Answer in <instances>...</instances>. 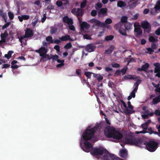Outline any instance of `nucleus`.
I'll return each mask as SVG.
<instances>
[{
  "mask_svg": "<svg viewBox=\"0 0 160 160\" xmlns=\"http://www.w3.org/2000/svg\"><path fill=\"white\" fill-rule=\"evenodd\" d=\"M103 123L100 122L91 128H89V127L86 129L83 132L82 137L84 141L89 140H91L94 136L95 133H99L101 129L103 126Z\"/></svg>",
  "mask_w": 160,
  "mask_h": 160,
  "instance_id": "f257e3e1",
  "label": "nucleus"
},
{
  "mask_svg": "<svg viewBox=\"0 0 160 160\" xmlns=\"http://www.w3.org/2000/svg\"><path fill=\"white\" fill-rule=\"evenodd\" d=\"M105 136L108 138H112L114 139L120 140L123 137L122 134L118 131L113 127L107 126L104 130Z\"/></svg>",
  "mask_w": 160,
  "mask_h": 160,
  "instance_id": "f03ea898",
  "label": "nucleus"
},
{
  "mask_svg": "<svg viewBox=\"0 0 160 160\" xmlns=\"http://www.w3.org/2000/svg\"><path fill=\"white\" fill-rule=\"evenodd\" d=\"M125 142L126 144L135 146L142 148L145 145L143 140L132 136L129 134L127 135L125 138Z\"/></svg>",
  "mask_w": 160,
  "mask_h": 160,
  "instance_id": "7ed1b4c3",
  "label": "nucleus"
},
{
  "mask_svg": "<svg viewBox=\"0 0 160 160\" xmlns=\"http://www.w3.org/2000/svg\"><path fill=\"white\" fill-rule=\"evenodd\" d=\"M104 153L105 154L103 156V160L106 159L104 157L105 156L107 157V160H110L113 156V154L110 153L107 149L102 147L99 148H93L91 152V153L94 156L102 155Z\"/></svg>",
  "mask_w": 160,
  "mask_h": 160,
  "instance_id": "20e7f679",
  "label": "nucleus"
},
{
  "mask_svg": "<svg viewBox=\"0 0 160 160\" xmlns=\"http://www.w3.org/2000/svg\"><path fill=\"white\" fill-rule=\"evenodd\" d=\"M145 145L142 147L145 146L146 149L150 152H154L158 147V143L153 141H150L147 143L145 142Z\"/></svg>",
  "mask_w": 160,
  "mask_h": 160,
  "instance_id": "39448f33",
  "label": "nucleus"
},
{
  "mask_svg": "<svg viewBox=\"0 0 160 160\" xmlns=\"http://www.w3.org/2000/svg\"><path fill=\"white\" fill-rule=\"evenodd\" d=\"M89 22L92 23L94 24L92 26L93 28L97 26L98 27L104 28L105 24L104 23L102 22L95 18H92L90 20Z\"/></svg>",
  "mask_w": 160,
  "mask_h": 160,
  "instance_id": "423d86ee",
  "label": "nucleus"
},
{
  "mask_svg": "<svg viewBox=\"0 0 160 160\" xmlns=\"http://www.w3.org/2000/svg\"><path fill=\"white\" fill-rule=\"evenodd\" d=\"M84 146L83 147L81 146L82 149L86 152H89L90 151L91 152L93 148H92L93 145L87 141H85L84 142Z\"/></svg>",
  "mask_w": 160,
  "mask_h": 160,
  "instance_id": "0eeeda50",
  "label": "nucleus"
},
{
  "mask_svg": "<svg viewBox=\"0 0 160 160\" xmlns=\"http://www.w3.org/2000/svg\"><path fill=\"white\" fill-rule=\"evenodd\" d=\"M142 28L144 29L145 32L149 33L150 32L151 29L150 24L147 21H142L141 22Z\"/></svg>",
  "mask_w": 160,
  "mask_h": 160,
  "instance_id": "6e6552de",
  "label": "nucleus"
},
{
  "mask_svg": "<svg viewBox=\"0 0 160 160\" xmlns=\"http://www.w3.org/2000/svg\"><path fill=\"white\" fill-rule=\"evenodd\" d=\"M160 10V0H158L154 7L150 10V13L152 15L157 14Z\"/></svg>",
  "mask_w": 160,
  "mask_h": 160,
  "instance_id": "1a4fd4ad",
  "label": "nucleus"
},
{
  "mask_svg": "<svg viewBox=\"0 0 160 160\" xmlns=\"http://www.w3.org/2000/svg\"><path fill=\"white\" fill-rule=\"evenodd\" d=\"M134 32L135 35L137 37H139L142 33V30L139 25L134 24Z\"/></svg>",
  "mask_w": 160,
  "mask_h": 160,
  "instance_id": "9d476101",
  "label": "nucleus"
},
{
  "mask_svg": "<svg viewBox=\"0 0 160 160\" xmlns=\"http://www.w3.org/2000/svg\"><path fill=\"white\" fill-rule=\"evenodd\" d=\"M71 12L77 17L82 16L83 15L82 10L80 8H74L72 10Z\"/></svg>",
  "mask_w": 160,
  "mask_h": 160,
  "instance_id": "9b49d317",
  "label": "nucleus"
},
{
  "mask_svg": "<svg viewBox=\"0 0 160 160\" xmlns=\"http://www.w3.org/2000/svg\"><path fill=\"white\" fill-rule=\"evenodd\" d=\"M24 31L25 34L24 35H23L24 37L31 38L33 36V32L31 28H28Z\"/></svg>",
  "mask_w": 160,
  "mask_h": 160,
  "instance_id": "f8f14e48",
  "label": "nucleus"
},
{
  "mask_svg": "<svg viewBox=\"0 0 160 160\" xmlns=\"http://www.w3.org/2000/svg\"><path fill=\"white\" fill-rule=\"evenodd\" d=\"M96 48V47L92 44H89L86 45L85 49L89 52H93Z\"/></svg>",
  "mask_w": 160,
  "mask_h": 160,
  "instance_id": "ddd939ff",
  "label": "nucleus"
},
{
  "mask_svg": "<svg viewBox=\"0 0 160 160\" xmlns=\"http://www.w3.org/2000/svg\"><path fill=\"white\" fill-rule=\"evenodd\" d=\"M46 39L47 42H49L51 43H54L57 44H59L61 42L59 40H52V38L51 36H48L46 38Z\"/></svg>",
  "mask_w": 160,
  "mask_h": 160,
  "instance_id": "4468645a",
  "label": "nucleus"
},
{
  "mask_svg": "<svg viewBox=\"0 0 160 160\" xmlns=\"http://www.w3.org/2000/svg\"><path fill=\"white\" fill-rule=\"evenodd\" d=\"M120 102L122 104L123 106L126 108L125 111V113L126 114H132L134 112V111H131V110L128 109V107L127 106L125 103L122 100H120Z\"/></svg>",
  "mask_w": 160,
  "mask_h": 160,
  "instance_id": "2eb2a0df",
  "label": "nucleus"
},
{
  "mask_svg": "<svg viewBox=\"0 0 160 160\" xmlns=\"http://www.w3.org/2000/svg\"><path fill=\"white\" fill-rule=\"evenodd\" d=\"M8 36V34L6 31H5L3 33H1L0 36L1 38V40L0 41V44L2 42L4 43L6 42V39Z\"/></svg>",
  "mask_w": 160,
  "mask_h": 160,
  "instance_id": "dca6fc26",
  "label": "nucleus"
},
{
  "mask_svg": "<svg viewBox=\"0 0 160 160\" xmlns=\"http://www.w3.org/2000/svg\"><path fill=\"white\" fill-rule=\"evenodd\" d=\"M63 21L69 25H72L73 23L72 19L71 18H69L67 16L63 17Z\"/></svg>",
  "mask_w": 160,
  "mask_h": 160,
  "instance_id": "f3484780",
  "label": "nucleus"
},
{
  "mask_svg": "<svg viewBox=\"0 0 160 160\" xmlns=\"http://www.w3.org/2000/svg\"><path fill=\"white\" fill-rule=\"evenodd\" d=\"M26 38V37H24L23 35L21 36L20 37H18V38L19 39V41L21 42L22 46V45L26 46L27 45V42L28 39Z\"/></svg>",
  "mask_w": 160,
  "mask_h": 160,
  "instance_id": "a211bd4d",
  "label": "nucleus"
},
{
  "mask_svg": "<svg viewBox=\"0 0 160 160\" xmlns=\"http://www.w3.org/2000/svg\"><path fill=\"white\" fill-rule=\"evenodd\" d=\"M149 64L147 63H145V64L142 66L141 68H138L137 70L138 71L141 72L142 71H146L147 69L149 68Z\"/></svg>",
  "mask_w": 160,
  "mask_h": 160,
  "instance_id": "6ab92c4d",
  "label": "nucleus"
},
{
  "mask_svg": "<svg viewBox=\"0 0 160 160\" xmlns=\"http://www.w3.org/2000/svg\"><path fill=\"white\" fill-rule=\"evenodd\" d=\"M48 51L47 49L44 47L41 46L40 48V56L42 57L44 56L47 53Z\"/></svg>",
  "mask_w": 160,
  "mask_h": 160,
  "instance_id": "aec40b11",
  "label": "nucleus"
},
{
  "mask_svg": "<svg viewBox=\"0 0 160 160\" xmlns=\"http://www.w3.org/2000/svg\"><path fill=\"white\" fill-rule=\"evenodd\" d=\"M107 11L108 9L106 8H101L98 12V16L100 17L101 15H105L107 13Z\"/></svg>",
  "mask_w": 160,
  "mask_h": 160,
  "instance_id": "412c9836",
  "label": "nucleus"
},
{
  "mask_svg": "<svg viewBox=\"0 0 160 160\" xmlns=\"http://www.w3.org/2000/svg\"><path fill=\"white\" fill-rule=\"evenodd\" d=\"M90 25L86 22H83L80 25L81 30H82L84 28L88 29L90 28Z\"/></svg>",
  "mask_w": 160,
  "mask_h": 160,
  "instance_id": "4be33fe9",
  "label": "nucleus"
},
{
  "mask_svg": "<svg viewBox=\"0 0 160 160\" xmlns=\"http://www.w3.org/2000/svg\"><path fill=\"white\" fill-rule=\"evenodd\" d=\"M128 154L127 151L125 149H122L120 151V156L125 159L127 157Z\"/></svg>",
  "mask_w": 160,
  "mask_h": 160,
  "instance_id": "5701e85b",
  "label": "nucleus"
},
{
  "mask_svg": "<svg viewBox=\"0 0 160 160\" xmlns=\"http://www.w3.org/2000/svg\"><path fill=\"white\" fill-rule=\"evenodd\" d=\"M148 132H146V131H141L140 133H145L146 132H148L150 134H152V133L154 134H159V133L157 131H154L152 128L151 127H149L148 129Z\"/></svg>",
  "mask_w": 160,
  "mask_h": 160,
  "instance_id": "b1692460",
  "label": "nucleus"
},
{
  "mask_svg": "<svg viewBox=\"0 0 160 160\" xmlns=\"http://www.w3.org/2000/svg\"><path fill=\"white\" fill-rule=\"evenodd\" d=\"M153 65L155 67L154 72L156 73L157 72H160V63L156 62L154 63Z\"/></svg>",
  "mask_w": 160,
  "mask_h": 160,
  "instance_id": "393cba45",
  "label": "nucleus"
},
{
  "mask_svg": "<svg viewBox=\"0 0 160 160\" xmlns=\"http://www.w3.org/2000/svg\"><path fill=\"white\" fill-rule=\"evenodd\" d=\"M114 46L113 45L110 46L109 48L105 51V53L107 54H111L114 49Z\"/></svg>",
  "mask_w": 160,
  "mask_h": 160,
  "instance_id": "a878e982",
  "label": "nucleus"
},
{
  "mask_svg": "<svg viewBox=\"0 0 160 160\" xmlns=\"http://www.w3.org/2000/svg\"><path fill=\"white\" fill-rule=\"evenodd\" d=\"M137 91L134 90L133 89L131 92L128 98V100L129 101L131 100L132 98H134L135 97V93L137 92Z\"/></svg>",
  "mask_w": 160,
  "mask_h": 160,
  "instance_id": "bb28decb",
  "label": "nucleus"
},
{
  "mask_svg": "<svg viewBox=\"0 0 160 160\" xmlns=\"http://www.w3.org/2000/svg\"><path fill=\"white\" fill-rule=\"evenodd\" d=\"M69 39V35L66 34L59 38V40L62 41H67Z\"/></svg>",
  "mask_w": 160,
  "mask_h": 160,
  "instance_id": "cd10ccee",
  "label": "nucleus"
},
{
  "mask_svg": "<svg viewBox=\"0 0 160 160\" xmlns=\"http://www.w3.org/2000/svg\"><path fill=\"white\" fill-rule=\"evenodd\" d=\"M124 26L125 29L127 30L131 29L132 27V24L128 22L126 23Z\"/></svg>",
  "mask_w": 160,
  "mask_h": 160,
  "instance_id": "c85d7f7f",
  "label": "nucleus"
},
{
  "mask_svg": "<svg viewBox=\"0 0 160 160\" xmlns=\"http://www.w3.org/2000/svg\"><path fill=\"white\" fill-rule=\"evenodd\" d=\"M160 102V95L152 99V103L156 104Z\"/></svg>",
  "mask_w": 160,
  "mask_h": 160,
  "instance_id": "c756f323",
  "label": "nucleus"
},
{
  "mask_svg": "<svg viewBox=\"0 0 160 160\" xmlns=\"http://www.w3.org/2000/svg\"><path fill=\"white\" fill-rule=\"evenodd\" d=\"M51 30H50V32L51 34H53L56 33L58 30V28L55 27H50Z\"/></svg>",
  "mask_w": 160,
  "mask_h": 160,
  "instance_id": "7c9ffc66",
  "label": "nucleus"
},
{
  "mask_svg": "<svg viewBox=\"0 0 160 160\" xmlns=\"http://www.w3.org/2000/svg\"><path fill=\"white\" fill-rule=\"evenodd\" d=\"M126 5V3L122 1H119L117 2V6L120 8L125 7Z\"/></svg>",
  "mask_w": 160,
  "mask_h": 160,
  "instance_id": "2f4dec72",
  "label": "nucleus"
},
{
  "mask_svg": "<svg viewBox=\"0 0 160 160\" xmlns=\"http://www.w3.org/2000/svg\"><path fill=\"white\" fill-rule=\"evenodd\" d=\"M123 26V23L121 22H119L117 24H115L114 26V28L116 29H119L122 28L121 27Z\"/></svg>",
  "mask_w": 160,
  "mask_h": 160,
  "instance_id": "473e14b6",
  "label": "nucleus"
},
{
  "mask_svg": "<svg viewBox=\"0 0 160 160\" xmlns=\"http://www.w3.org/2000/svg\"><path fill=\"white\" fill-rule=\"evenodd\" d=\"M123 26V23L121 22H119L117 24H115L114 26V28L116 29H119L122 28L121 27Z\"/></svg>",
  "mask_w": 160,
  "mask_h": 160,
  "instance_id": "72a5a7b5",
  "label": "nucleus"
},
{
  "mask_svg": "<svg viewBox=\"0 0 160 160\" xmlns=\"http://www.w3.org/2000/svg\"><path fill=\"white\" fill-rule=\"evenodd\" d=\"M141 82V80H140L139 79L137 80L136 82H135L134 84V86H135V88L133 89L134 90H135L137 91L138 85Z\"/></svg>",
  "mask_w": 160,
  "mask_h": 160,
  "instance_id": "f704fd0d",
  "label": "nucleus"
},
{
  "mask_svg": "<svg viewBox=\"0 0 160 160\" xmlns=\"http://www.w3.org/2000/svg\"><path fill=\"white\" fill-rule=\"evenodd\" d=\"M119 33L122 35L127 36V34L126 31V29L125 30L123 28H120L119 29Z\"/></svg>",
  "mask_w": 160,
  "mask_h": 160,
  "instance_id": "c9c22d12",
  "label": "nucleus"
},
{
  "mask_svg": "<svg viewBox=\"0 0 160 160\" xmlns=\"http://www.w3.org/2000/svg\"><path fill=\"white\" fill-rule=\"evenodd\" d=\"M14 52L12 51H9L8 52L7 54H5L4 55L5 57L8 59H9L11 57L12 54Z\"/></svg>",
  "mask_w": 160,
  "mask_h": 160,
  "instance_id": "e433bc0d",
  "label": "nucleus"
},
{
  "mask_svg": "<svg viewBox=\"0 0 160 160\" xmlns=\"http://www.w3.org/2000/svg\"><path fill=\"white\" fill-rule=\"evenodd\" d=\"M87 2V0H83L82 2L81 3V8H85Z\"/></svg>",
  "mask_w": 160,
  "mask_h": 160,
  "instance_id": "4c0bfd02",
  "label": "nucleus"
},
{
  "mask_svg": "<svg viewBox=\"0 0 160 160\" xmlns=\"http://www.w3.org/2000/svg\"><path fill=\"white\" fill-rule=\"evenodd\" d=\"M114 38L113 36L110 35L106 36L105 38V40L106 41L111 40L113 39Z\"/></svg>",
  "mask_w": 160,
  "mask_h": 160,
  "instance_id": "58836bf2",
  "label": "nucleus"
},
{
  "mask_svg": "<svg viewBox=\"0 0 160 160\" xmlns=\"http://www.w3.org/2000/svg\"><path fill=\"white\" fill-rule=\"evenodd\" d=\"M128 18L126 16H122L121 18V21L122 23L127 22Z\"/></svg>",
  "mask_w": 160,
  "mask_h": 160,
  "instance_id": "ea45409f",
  "label": "nucleus"
},
{
  "mask_svg": "<svg viewBox=\"0 0 160 160\" xmlns=\"http://www.w3.org/2000/svg\"><path fill=\"white\" fill-rule=\"evenodd\" d=\"M92 73V72H86L84 73V75L88 78H90L91 76V75Z\"/></svg>",
  "mask_w": 160,
  "mask_h": 160,
  "instance_id": "a19ab883",
  "label": "nucleus"
},
{
  "mask_svg": "<svg viewBox=\"0 0 160 160\" xmlns=\"http://www.w3.org/2000/svg\"><path fill=\"white\" fill-rule=\"evenodd\" d=\"M6 13H4L2 10H0V16L2 17L3 18H4L6 17Z\"/></svg>",
  "mask_w": 160,
  "mask_h": 160,
  "instance_id": "79ce46f5",
  "label": "nucleus"
},
{
  "mask_svg": "<svg viewBox=\"0 0 160 160\" xmlns=\"http://www.w3.org/2000/svg\"><path fill=\"white\" fill-rule=\"evenodd\" d=\"M51 59H52L53 61H57L59 58V56L56 54L55 55H51Z\"/></svg>",
  "mask_w": 160,
  "mask_h": 160,
  "instance_id": "37998d69",
  "label": "nucleus"
},
{
  "mask_svg": "<svg viewBox=\"0 0 160 160\" xmlns=\"http://www.w3.org/2000/svg\"><path fill=\"white\" fill-rule=\"evenodd\" d=\"M8 14L9 18L11 20H12L13 19L14 17L13 13L11 12H8Z\"/></svg>",
  "mask_w": 160,
  "mask_h": 160,
  "instance_id": "c03bdc74",
  "label": "nucleus"
},
{
  "mask_svg": "<svg viewBox=\"0 0 160 160\" xmlns=\"http://www.w3.org/2000/svg\"><path fill=\"white\" fill-rule=\"evenodd\" d=\"M147 52L149 53L150 54H152L154 51V50L152 49V48H147Z\"/></svg>",
  "mask_w": 160,
  "mask_h": 160,
  "instance_id": "a18cd8bd",
  "label": "nucleus"
},
{
  "mask_svg": "<svg viewBox=\"0 0 160 160\" xmlns=\"http://www.w3.org/2000/svg\"><path fill=\"white\" fill-rule=\"evenodd\" d=\"M111 65L112 67L115 68H118L120 67V65L117 63L113 62L112 63Z\"/></svg>",
  "mask_w": 160,
  "mask_h": 160,
  "instance_id": "49530a36",
  "label": "nucleus"
},
{
  "mask_svg": "<svg viewBox=\"0 0 160 160\" xmlns=\"http://www.w3.org/2000/svg\"><path fill=\"white\" fill-rule=\"evenodd\" d=\"M72 47V45L71 42H69L66 44L64 48L66 49H69Z\"/></svg>",
  "mask_w": 160,
  "mask_h": 160,
  "instance_id": "de8ad7c7",
  "label": "nucleus"
},
{
  "mask_svg": "<svg viewBox=\"0 0 160 160\" xmlns=\"http://www.w3.org/2000/svg\"><path fill=\"white\" fill-rule=\"evenodd\" d=\"M112 68L108 67H106L105 68V71L108 72L109 73H110V72H112Z\"/></svg>",
  "mask_w": 160,
  "mask_h": 160,
  "instance_id": "09e8293b",
  "label": "nucleus"
},
{
  "mask_svg": "<svg viewBox=\"0 0 160 160\" xmlns=\"http://www.w3.org/2000/svg\"><path fill=\"white\" fill-rule=\"evenodd\" d=\"M149 40L150 42H155L156 39L153 36H150L149 37Z\"/></svg>",
  "mask_w": 160,
  "mask_h": 160,
  "instance_id": "8fccbe9b",
  "label": "nucleus"
},
{
  "mask_svg": "<svg viewBox=\"0 0 160 160\" xmlns=\"http://www.w3.org/2000/svg\"><path fill=\"white\" fill-rule=\"evenodd\" d=\"M83 38L85 39L88 40H91L92 39L91 36L88 35V34H84L83 36Z\"/></svg>",
  "mask_w": 160,
  "mask_h": 160,
  "instance_id": "3c124183",
  "label": "nucleus"
},
{
  "mask_svg": "<svg viewBox=\"0 0 160 160\" xmlns=\"http://www.w3.org/2000/svg\"><path fill=\"white\" fill-rule=\"evenodd\" d=\"M97 11L95 10H92L91 12V14L92 16L94 17L97 15Z\"/></svg>",
  "mask_w": 160,
  "mask_h": 160,
  "instance_id": "603ef678",
  "label": "nucleus"
},
{
  "mask_svg": "<svg viewBox=\"0 0 160 160\" xmlns=\"http://www.w3.org/2000/svg\"><path fill=\"white\" fill-rule=\"evenodd\" d=\"M112 22V21L110 18H107L105 21V23L106 24H110Z\"/></svg>",
  "mask_w": 160,
  "mask_h": 160,
  "instance_id": "864d4df0",
  "label": "nucleus"
},
{
  "mask_svg": "<svg viewBox=\"0 0 160 160\" xmlns=\"http://www.w3.org/2000/svg\"><path fill=\"white\" fill-rule=\"evenodd\" d=\"M141 126L144 131H146L148 129V126L145 123L142 124Z\"/></svg>",
  "mask_w": 160,
  "mask_h": 160,
  "instance_id": "5fc2aeb1",
  "label": "nucleus"
},
{
  "mask_svg": "<svg viewBox=\"0 0 160 160\" xmlns=\"http://www.w3.org/2000/svg\"><path fill=\"white\" fill-rule=\"evenodd\" d=\"M76 73L78 74V76L79 77H81V69H78L76 70Z\"/></svg>",
  "mask_w": 160,
  "mask_h": 160,
  "instance_id": "6e6d98bb",
  "label": "nucleus"
},
{
  "mask_svg": "<svg viewBox=\"0 0 160 160\" xmlns=\"http://www.w3.org/2000/svg\"><path fill=\"white\" fill-rule=\"evenodd\" d=\"M10 24V22H8L7 23L5 24L2 27V29H4L6 28H7V27H8L9 25Z\"/></svg>",
  "mask_w": 160,
  "mask_h": 160,
  "instance_id": "4d7b16f0",
  "label": "nucleus"
},
{
  "mask_svg": "<svg viewBox=\"0 0 160 160\" xmlns=\"http://www.w3.org/2000/svg\"><path fill=\"white\" fill-rule=\"evenodd\" d=\"M156 128L158 129L159 134H157L159 137H160V123L156 125Z\"/></svg>",
  "mask_w": 160,
  "mask_h": 160,
  "instance_id": "13d9d810",
  "label": "nucleus"
},
{
  "mask_svg": "<svg viewBox=\"0 0 160 160\" xmlns=\"http://www.w3.org/2000/svg\"><path fill=\"white\" fill-rule=\"evenodd\" d=\"M128 108L131 110H133L134 108L133 106H132L131 104L130 101H128Z\"/></svg>",
  "mask_w": 160,
  "mask_h": 160,
  "instance_id": "bf43d9fd",
  "label": "nucleus"
},
{
  "mask_svg": "<svg viewBox=\"0 0 160 160\" xmlns=\"http://www.w3.org/2000/svg\"><path fill=\"white\" fill-rule=\"evenodd\" d=\"M56 5L59 7H61L63 3L61 1H58L56 2Z\"/></svg>",
  "mask_w": 160,
  "mask_h": 160,
  "instance_id": "052dcab7",
  "label": "nucleus"
},
{
  "mask_svg": "<svg viewBox=\"0 0 160 160\" xmlns=\"http://www.w3.org/2000/svg\"><path fill=\"white\" fill-rule=\"evenodd\" d=\"M108 86L109 87L112 88L114 87V84L113 82L112 81H109L108 83Z\"/></svg>",
  "mask_w": 160,
  "mask_h": 160,
  "instance_id": "680f3d73",
  "label": "nucleus"
},
{
  "mask_svg": "<svg viewBox=\"0 0 160 160\" xmlns=\"http://www.w3.org/2000/svg\"><path fill=\"white\" fill-rule=\"evenodd\" d=\"M54 8V7L53 5L52 4L49 5L48 6L47 8V9L48 10H50L53 9Z\"/></svg>",
  "mask_w": 160,
  "mask_h": 160,
  "instance_id": "e2e57ef3",
  "label": "nucleus"
},
{
  "mask_svg": "<svg viewBox=\"0 0 160 160\" xmlns=\"http://www.w3.org/2000/svg\"><path fill=\"white\" fill-rule=\"evenodd\" d=\"M43 58H47L48 60H50L51 59V56L50 57L48 54L44 55V56L42 57Z\"/></svg>",
  "mask_w": 160,
  "mask_h": 160,
  "instance_id": "0e129e2a",
  "label": "nucleus"
},
{
  "mask_svg": "<svg viewBox=\"0 0 160 160\" xmlns=\"http://www.w3.org/2000/svg\"><path fill=\"white\" fill-rule=\"evenodd\" d=\"M127 70V68H123L122 69L121 72L122 73V75H124L125 74Z\"/></svg>",
  "mask_w": 160,
  "mask_h": 160,
  "instance_id": "69168bd1",
  "label": "nucleus"
},
{
  "mask_svg": "<svg viewBox=\"0 0 160 160\" xmlns=\"http://www.w3.org/2000/svg\"><path fill=\"white\" fill-rule=\"evenodd\" d=\"M60 47L58 45H56L54 46V48L58 52L60 51Z\"/></svg>",
  "mask_w": 160,
  "mask_h": 160,
  "instance_id": "338daca9",
  "label": "nucleus"
},
{
  "mask_svg": "<svg viewBox=\"0 0 160 160\" xmlns=\"http://www.w3.org/2000/svg\"><path fill=\"white\" fill-rule=\"evenodd\" d=\"M155 34L158 35H160V28H158L155 32Z\"/></svg>",
  "mask_w": 160,
  "mask_h": 160,
  "instance_id": "774afa93",
  "label": "nucleus"
}]
</instances>
